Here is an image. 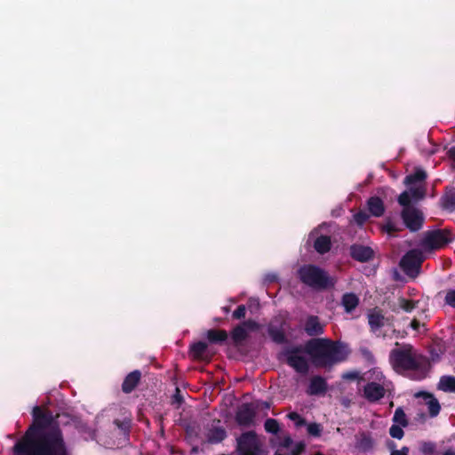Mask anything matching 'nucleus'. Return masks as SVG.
Returning <instances> with one entry per match:
<instances>
[{
	"label": "nucleus",
	"instance_id": "obj_1",
	"mask_svg": "<svg viewBox=\"0 0 455 455\" xmlns=\"http://www.w3.org/2000/svg\"><path fill=\"white\" fill-rule=\"evenodd\" d=\"M33 425L14 446L16 455H67L58 429L44 426L49 417L40 407L33 409Z\"/></svg>",
	"mask_w": 455,
	"mask_h": 455
},
{
	"label": "nucleus",
	"instance_id": "obj_2",
	"mask_svg": "<svg viewBox=\"0 0 455 455\" xmlns=\"http://www.w3.org/2000/svg\"><path fill=\"white\" fill-rule=\"evenodd\" d=\"M426 178V172L421 169H417L415 172L405 178L404 183L408 190L402 193L398 198L401 205L404 206L402 217L405 226L411 231L420 228L423 223L422 213L409 204L412 201H417L424 197L425 190L423 180Z\"/></svg>",
	"mask_w": 455,
	"mask_h": 455
},
{
	"label": "nucleus",
	"instance_id": "obj_3",
	"mask_svg": "<svg viewBox=\"0 0 455 455\" xmlns=\"http://www.w3.org/2000/svg\"><path fill=\"white\" fill-rule=\"evenodd\" d=\"M315 351V363L319 366H326L345 359L347 355L346 347L339 346L329 339H317L310 344Z\"/></svg>",
	"mask_w": 455,
	"mask_h": 455
},
{
	"label": "nucleus",
	"instance_id": "obj_4",
	"mask_svg": "<svg viewBox=\"0 0 455 455\" xmlns=\"http://www.w3.org/2000/svg\"><path fill=\"white\" fill-rule=\"evenodd\" d=\"M300 280L315 288H327L334 284L335 280L321 269L313 266H305L299 270Z\"/></svg>",
	"mask_w": 455,
	"mask_h": 455
},
{
	"label": "nucleus",
	"instance_id": "obj_5",
	"mask_svg": "<svg viewBox=\"0 0 455 455\" xmlns=\"http://www.w3.org/2000/svg\"><path fill=\"white\" fill-rule=\"evenodd\" d=\"M261 442L253 432H247L237 438L238 455H261Z\"/></svg>",
	"mask_w": 455,
	"mask_h": 455
},
{
	"label": "nucleus",
	"instance_id": "obj_6",
	"mask_svg": "<svg viewBox=\"0 0 455 455\" xmlns=\"http://www.w3.org/2000/svg\"><path fill=\"white\" fill-rule=\"evenodd\" d=\"M391 363L396 371L412 369L416 365L411 347L393 351L390 356Z\"/></svg>",
	"mask_w": 455,
	"mask_h": 455
},
{
	"label": "nucleus",
	"instance_id": "obj_7",
	"mask_svg": "<svg viewBox=\"0 0 455 455\" xmlns=\"http://www.w3.org/2000/svg\"><path fill=\"white\" fill-rule=\"evenodd\" d=\"M422 260L423 258L420 252L412 250L401 259L400 266L407 275L415 276L419 273Z\"/></svg>",
	"mask_w": 455,
	"mask_h": 455
},
{
	"label": "nucleus",
	"instance_id": "obj_8",
	"mask_svg": "<svg viewBox=\"0 0 455 455\" xmlns=\"http://www.w3.org/2000/svg\"><path fill=\"white\" fill-rule=\"evenodd\" d=\"M397 306L406 313H411L417 309L418 313L424 314L427 309V301L423 298L403 296L398 299Z\"/></svg>",
	"mask_w": 455,
	"mask_h": 455
},
{
	"label": "nucleus",
	"instance_id": "obj_9",
	"mask_svg": "<svg viewBox=\"0 0 455 455\" xmlns=\"http://www.w3.org/2000/svg\"><path fill=\"white\" fill-rule=\"evenodd\" d=\"M307 352L300 349L292 350L287 355L288 363L297 371L305 372L307 370Z\"/></svg>",
	"mask_w": 455,
	"mask_h": 455
},
{
	"label": "nucleus",
	"instance_id": "obj_10",
	"mask_svg": "<svg viewBox=\"0 0 455 455\" xmlns=\"http://www.w3.org/2000/svg\"><path fill=\"white\" fill-rule=\"evenodd\" d=\"M416 397L421 398L423 404L427 406L429 414L432 417L436 416L440 411V404L438 401L430 394L419 392L415 395Z\"/></svg>",
	"mask_w": 455,
	"mask_h": 455
},
{
	"label": "nucleus",
	"instance_id": "obj_11",
	"mask_svg": "<svg viewBox=\"0 0 455 455\" xmlns=\"http://www.w3.org/2000/svg\"><path fill=\"white\" fill-rule=\"evenodd\" d=\"M451 239L446 234L436 232L431 234L426 241V246L431 249H438L448 243Z\"/></svg>",
	"mask_w": 455,
	"mask_h": 455
},
{
	"label": "nucleus",
	"instance_id": "obj_12",
	"mask_svg": "<svg viewBox=\"0 0 455 455\" xmlns=\"http://www.w3.org/2000/svg\"><path fill=\"white\" fill-rule=\"evenodd\" d=\"M258 328V324L255 322L248 321L243 324L236 327L232 333L233 339L235 341H241L247 336L249 331H253Z\"/></svg>",
	"mask_w": 455,
	"mask_h": 455
},
{
	"label": "nucleus",
	"instance_id": "obj_13",
	"mask_svg": "<svg viewBox=\"0 0 455 455\" xmlns=\"http://www.w3.org/2000/svg\"><path fill=\"white\" fill-rule=\"evenodd\" d=\"M364 394L369 400L376 401L384 395L385 388L383 385L370 383L365 387Z\"/></svg>",
	"mask_w": 455,
	"mask_h": 455
},
{
	"label": "nucleus",
	"instance_id": "obj_14",
	"mask_svg": "<svg viewBox=\"0 0 455 455\" xmlns=\"http://www.w3.org/2000/svg\"><path fill=\"white\" fill-rule=\"evenodd\" d=\"M254 411L252 408L248 405H243L237 412L236 419L241 425H248L252 421Z\"/></svg>",
	"mask_w": 455,
	"mask_h": 455
},
{
	"label": "nucleus",
	"instance_id": "obj_15",
	"mask_svg": "<svg viewBox=\"0 0 455 455\" xmlns=\"http://www.w3.org/2000/svg\"><path fill=\"white\" fill-rule=\"evenodd\" d=\"M323 325L320 323L317 317L310 316L307 319L305 330L309 335H318L323 332Z\"/></svg>",
	"mask_w": 455,
	"mask_h": 455
},
{
	"label": "nucleus",
	"instance_id": "obj_16",
	"mask_svg": "<svg viewBox=\"0 0 455 455\" xmlns=\"http://www.w3.org/2000/svg\"><path fill=\"white\" fill-rule=\"evenodd\" d=\"M352 255L360 261H366L372 257L373 251L369 247L354 246L352 247Z\"/></svg>",
	"mask_w": 455,
	"mask_h": 455
},
{
	"label": "nucleus",
	"instance_id": "obj_17",
	"mask_svg": "<svg viewBox=\"0 0 455 455\" xmlns=\"http://www.w3.org/2000/svg\"><path fill=\"white\" fill-rule=\"evenodd\" d=\"M326 383L323 379L315 377L311 379L308 393L311 395L321 394L325 391Z\"/></svg>",
	"mask_w": 455,
	"mask_h": 455
},
{
	"label": "nucleus",
	"instance_id": "obj_18",
	"mask_svg": "<svg viewBox=\"0 0 455 455\" xmlns=\"http://www.w3.org/2000/svg\"><path fill=\"white\" fill-rule=\"evenodd\" d=\"M368 209L370 212L376 217H379L384 212V206L381 200L378 197H371L368 201Z\"/></svg>",
	"mask_w": 455,
	"mask_h": 455
},
{
	"label": "nucleus",
	"instance_id": "obj_19",
	"mask_svg": "<svg viewBox=\"0 0 455 455\" xmlns=\"http://www.w3.org/2000/svg\"><path fill=\"white\" fill-rule=\"evenodd\" d=\"M140 378L139 371H133L130 373L124 379L123 384V389L124 392H131L138 384Z\"/></svg>",
	"mask_w": 455,
	"mask_h": 455
},
{
	"label": "nucleus",
	"instance_id": "obj_20",
	"mask_svg": "<svg viewBox=\"0 0 455 455\" xmlns=\"http://www.w3.org/2000/svg\"><path fill=\"white\" fill-rule=\"evenodd\" d=\"M358 298L353 293L345 294L342 298V305L347 312H351L358 305Z\"/></svg>",
	"mask_w": 455,
	"mask_h": 455
},
{
	"label": "nucleus",
	"instance_id": "obj_21",
	"mask_svg": "<svg viewBox=\"0 0 455 455\" xmlns=\"http://www.w3.org/2000/svg\"><path fill=\"white\" fill-rule=\"evenodd\" d=\"M441 390L447 392H455V378L443 377L438 384Z\"/></svg>",
	"mask_w": 455,
	"mask_h": 455
},
{
	"label": "nucleus",
	"instance_id": "obj_22",
	"mask_svg": "<svg viewBox=\"0 0 455 455\" xmlns=\"http://www.w3.org/2000/svg\"><path fill=\"white\" fill-rule=\"evenodd\" d=\"M331 241L328 236L322 235L315 242V248L320 253H324L329 251Z\"/></svg>",
	"mask_w": 455,
	"mask_h": 455
},
{
	"label": "nucleus",
	"instance_id": "obj_23",
	"mask_svg": "<svg viewBox=\"0 0 455 455\" xmlns=\"http://www.w3.org/2000/svg\"><path fill=\"white\" fill-rule=\"evenodd\" d=\"M384 322H385L384 316L378 312L371 313L369 315V323L373 330L383 325Z\"/></svg>",
	"mask_w": 455,
	"mask_h": 455
},
{
	"label": "nucleus",
	"instance_id": "obj_24",
	"mask_svg": "<svg viewBox=\"0 0 455 455\" xmlns=\"http://www.w3.org/2000/svg\"><path fill=\"white\" fill-rule=\"evenodd\" d=\"M207 338L212 342L223 341L227 339L228 334L224 331L211 330L207 331Z\"/></svg>",
	"mask_w": 455,
	"mask_h": 455
},
{
	"label": "nucleus",
	"instance_id": "obj_25",
	"mask_svg": "<svg viewBox=\"0 0 455 455\" xmlns=\"http://www.w3.org/2000/svg\"><path fill=\"white\" fill-rule=\"evenodd\" d=\"M206 344L204 342H198L194 344L191 347V353L195 358H199L206 350Z\"/></svg>",
	"mask_w": 455,
	"mask_h": 455
},
{
	"label": "nucleus",
	"instance_id": "obj_26",
	"mask_svg": "<svg viewBox=\"0 0 455 455\" xmlns=\"http://www.w3.org/2000/svg\"><path fill=\"white\" fill-rule=\"evenodd\" d=\"M226 436V433L221 428H217L209 434V440L212 443L222 441Z\"/></svg>",
	"mask_w": 455,
	"mask_h": 455
},
{
	"label": "nucleus",
	"instance_id": "obj_27",
	"mask_svg": "<svg viewBox=\"0 0 455 455\" xmlns=\"http://www.w3.org/2000/svg\"><path fill=\"white\" fill-rule=\"evenodd\" d=\"M394 421L396 425L405 427L407 420L404 412L401 409H397L394 415Z\"/></svg>",
	"mask_w": 455,
	"mask_h": 455
},
{
	"label": "nucleus",
	"instance_id": "obj_28",
	"mask_svg": "<svg viewBox=\"0 0 455 455\" xmlns=\"http://www.w3.org/2000/svg\"><path fill=\"white\" fill-rule=\"evenodd\" d=\"M265 429L269 433H276L279 429V425L276 420L269 419L265 422Z\"/></svg>",
	"mask_w": 455,
	"mask_h": 455
},
{
	"label": "nucleus",
	"instance_id": "obj_29",
	"mask_svg": "<svg viewBox=\"0 0 455 455\" xmlns=\"http://www.w3.org/2000/svg\"><path fill=\"white\" fill-rule=\"evenodd\" d=\"M402 427H403L400 425H393L389 430L390 435L394 438L401 439L403 436V430Z\"/></svg>",
	"mask_w": 455,
	"mask_h": 455
},
{
	"label": "nucleus",
	"instance_id": "obj_30",
	"mask_svg": "<svg viewBox=\"0 0 455 455\" xmlns=\"http://www.w3.org/2000/svg\"><path fill=\"white\" fill-rule=\"evenodd\" d=\"M307 432L311 435L319 436L322 432V427L317 423H311L307 426Z\"/></svg>",
	"mask_w": 455,
	"mask_h": 455
},
{
	"label": "nucleus",
	"instance_id": "obj_31",
	"mask_svg": "<svg viewBox=\"0 0 455 455\" xmlns=\"http://www.w3.org/2000/svg\"><path fill=\"white\" fill-rule=\"evenodd\" d=\"M305 448V444L302 442H298L292 444L291 449V455H299L300 454Z\"/></svg>",
	"mask_w": 455,
	"mask_h": 455
},
{
	"label": "nucleus",
	"instance_id": "obj_32",
	"mask_svg": "<svg viewBox=\"0 0 455 455\" xmlns=\"http://www.w3.org/2000/svg\"><path fill=\"white\" fill-rule=\"evenodd\" d=\"M445 300L447 304L455 307V291H451L446 294Z\"/></svg>",
	"mask_w": 455,
	"mask_h": 455
},
{
	"label": "nucleus",
	"instance_id": "obj_33",
	"mask_svg": "<svg viewBox=\"0 0 455 455\" xmlns=\"http://www.w3.org/2000/svg\"><path fill=\"white\" fill-rule=\"evenodd\" d=\"M235 318L240 319L245 315V307L239 306L238 308L233 313Z\"/></svg>",
	"mask_w": 455,
	"mask_h": 455
},
{
	"label": "nucleus",
	"instance_id": "obj_34",
	"mask_svg": "<svg viewBox=\"0 0 455 455\" xmlns=\"http://www.w3.org/2000/svg\"><path fill=\"white\" fill-rule=\"evenodd\" d=\"M434 450L435 446L432 443H424L422 446V451L427 455L431 454L434 451Z\"/></svg>",
	"mask_w": 455,
	"mask_h": 455
},
{
	"label": "nucleus",
	"instance_id": "obj_35",
	"mask_svg": "<svg viewBox=\"0 0 455 455\" xmlns=\"http://www.w3.org/2000/svg\"><path fill=\"white\" fill-rule=\"evenodd\" d=\"M383 229H384L387 233H388V234H390V233H392V232H394V231H395V230H396V228H395L394 224H393V223H391L390 221L387 222V223L384 225Z\"/></svg>",
	"mask_w": 455,
	"mask_h": 455
},
{
	"label": "nucleus",
	"instance_id": "obj_36",
	"mask_svg": "<svg viewBox=\"0 0 455 455\" xmlns=\"http://www.w3.org/2000/svg\"><path fill=\"white\" fill-rule=\"evenodd\" d=\"M289 418L292 420H294L296 422L297 425H299V424H302L303 423V420L299 418V416L295 413V412H292V413H290L289 414Z\"/></svg>",
	"mask_w": 455,
	"mask_h": 455
},
{
	"label": "nucleus",
	"instance_id": "obj_37",
	"mask_svg": "<svg viewBox=\"0 0 455 455\" xmlns=\"http://www.w3.org/2000/svg\"><path fill=\"white\" fill-rule=\"evenodd\" d=\"M390 455H408V449L403 448L402 450L393 451Z\"/></svg>",
	"mask_w": 455,
	"mask_h": 455
},
{
	"label": "nucleus",
	"instance_id": "obj_38",
	"mask_svg": "<svg viewBox=\"0 0 455 455\" xmlns=\"http://www.w3.org/2000/svg\"><path fill=\"white\" fill-rule=\"evenodd\" d=\"M411 326L412 329L418 330L419 327V321L418 319H416V318L413 319L411 321Z\"/></svg>",
	"mask_w": 455,
	"mask_h": 455
},
{
	"label": "nucleus",
	"instance_id": "obj_39",
	"mask_svg": "<svg viewBox=\"0 0 455 455\" xmlns=\"http://www.w3.org/2000/svg\"><path fill=\"white\" fill-rule=\"evenodd\" d=\"M364 219H365V218H364V216H363V215H362V214H358V215H356V216H355V220H356L359 224L363 223V220H364Z\"/></svg>",
	"mask_w": 455,
	"mask_h": 455
},
{
	"label": "nucleus",
	"instance_id": "obj_40",
	"mask_svg": "<svg viewBox=\"0 0 455 455\" xmlns=\"http://www.w3.org/2000/svg\"><path fill=\"white\" fill-rule=\"evenodd\" d=\"M450 156H451V157L452 158V160H453V164H454V166H455V147H454V148H451L450 149Z\"/></svg>",
	"mask_w": 455,
	"mask_h": 455
},
{
	"label": "nucleus",
	"instance_id": "obj_41",
	"mask_svg": "<svg viewBox=\"0 0 455 455\" xmlns=\"http://www.w3.org/2000/svg\"><path fill=\"white\" fill-rule=\"evenodd\" d=\"M292 443L290 437H286L284 439V442H283V446L284 447H289L291 444Z\"/></svg>",
	"mask_w": 455,
	"mask_h": 455
},
{
	"label": "nucleus",
	"instance_id": "obj_42",
	"mask_svg": "<svg viewBox=\"0 0 455 455\" xmlns=\"http://www.w3.org/2000/svg\"><path fill=\"white\" fill-rule=\"evenodd\" d=\"M355 377V374H354V373H347V374L344 375V378H346V379H353Z\"/></svg>",
	"mask_w": 455,
	"mask_h": 455
},
{
	"label": "nucleus",
	"instance_id": "obj_43",
	"mask_svg": "<svg viewBox=\"0 0 455 455\" xmlns=\"http://www.w3.org/2000/svg\"><path fill=\"white\" fill-rule=\"evenodd\" d=\"M443 455H455V452L451 451H448Z\"/></svg>",
	"mask_w": 455,
	"mask_h": 455
},
{
	"label": "nucleus",
	"instance_id": "obj_44",
	"mask_svg": "<svg viewBox=\"0 0 455 455\" xmlns=\"http://www.w3.org/2000/svg\"><path fill=\"white\" fill-rule=\"evenodd\" d=\"M381 379H383L382 374H380V376H379V377H378V379H379V380H381Z\"/></svg>",
	"mask_w": 455,
	"mask_h": 455
},
{
	"label": "nucleus",
	"instance_id": "obj_45",
	"mask_svg": "<svg viewBox=\"0 0 455 455\" xmlns=\"http://www.w3.org/2000/svg\"><path fill=\"white\" fill-rule=\"evenodd\" d=\"M315 455H323V454H322V453L318 452V453H316Z\"/></svg>",
	"mask_w": 455,
	"mask_h": 455
}]
</instances>
